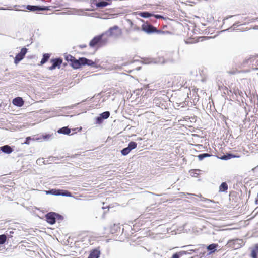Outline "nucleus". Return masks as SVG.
I'll return each mask as SVG.
<instances>
[{
  "instance_id": "1",
  "label": "nucleus",
  "mask_w": 258,
  "mask_h": 258,
  "mask_svg": "<svg viewBox=\"0 0 258 258\" xmlns=\"http://www.w3.org/2000/svg\"><path fill=\"white\" fill-rule=\"evenodd\" d=\"M66 59L67 61L71 62V66L74 69H78L82 65L88 64L91 66L94 63L91 60H89L84 57L76 59L71 55H68Z\"/></svg>"
},
{
  "instance_id": "2",
  "label": "nucleus",
  "mask_w": 258,
  "mask_h": 258,
  "mask_svg": "<svg viewBox=\"0 0 258 258\" xmlns=\"http://www.w3.org/2000/svg\"><path fill=\"white\" fill-rule=\"evenodd\" d=\"M108 39L104 37V35H100L94 37L90 42L89 45L91 47H101L106 44Z\"/></svg>"
},
{
  "instance_id": "3",
  "label": "nucleus",
  "mask_w": 258,
  "mask_h": 258,
  "mask_svg": "<svg viewBox=\"0 0 258 258\" xmlns=\"http://www.w3.org/2000/svg\"><path fill=\"white\" fill-rule=\"evenodd\" d=\"M110 36L117 37L122 34V30L118 26L115 25L109 29L107 32Z\"/></svg>"
},
{
  "instance_id": "4",
  "label": "nucleus",
  "mask_w": 258,
  "mask_h": 258,
  "mask_svg": "<svg viewBox=\"0 0 258 258\" xmlns=\"http://www.w3.org/2000/svg\"><path fill=\"white\" fill-rule=\"evenodd\" d=\"M185 83V80L183 77L180 76H175L172 79V85L177 87H181Z\"/></svg>"
},
{
  "instance_id": "5",
  "label": "nucleus",
  "mask_w": 258,
  "mask_h": 258,
  "mask_svg": "<svg viewBox=\"0 0 258 258\" xmlns=\"http://www.w3.org/2000/svg\"><path fill=\"white\" fill-rule=\"evenodd\" d=\"M242 243V240L236 239L229 240L227 244L229 247L234 249H237L241 247Z\"/></svg>"
},
{
  "instance_id": "6",
  "label": "nucleus",
  "mask_w": 258,
  "mask_h": 258,
  "mask_svg": "<svg viewBox=\"0 0 258 258\" xmlns=\"http://www.w3.org/2000/svg\"><path fill=\"white\" fill-rule=\"evenodd\" d=\"M112 0H92V4L95 5L97 8H104L112 3Z\"/></svg>"
},
{
  "instance_id": "7",
  "label": "nucleus",
  "mask_w": 258,
  "mask_h": 258,
  "mask_svg": "<svg viewBox=\"0 0 258 258\" xmlns=\"http://www.w3.org/2000/svg\"><path fill=\"white\" fill-rule=\"evenodd\" d=\"M47 194H52L56 196L62 195L67 197H70L71 194L67 190H62L59 189H52L51 190L46 191Z\"/></svg>"
},
{
  "instance_id": "8",
  "label": "nucleus",
  "mask_w": 258,
  "mask_h": 258,
  "mask_svg": "<svg viewBox=\"0 0 258 258\" xmlns=\"http://www.w3.org/2000/svg\"><path fill=\"white\" fill-rule=\"evenodd\" d=\"M27 51L28 49L25 47L21 49L20 52L17 54L14 58V63L16 64H18L24 58Z\"/></svg>"
},
{
  "instance_id": "9",
  "label": "nucleus",
  "mask_w": 258,
  "mask_h": 258,
  "mask_svg": "<svg viewBox=\"0 0 258 258\" xmlns=\"http://www.w3.org/2000/svg\"><path fill=\"white\" fill-rule=\"evenodd\" d=\"M51 62L52 63V65L48 68L49 70H53L55 69L56 68H60V66L62 63V59L61 58H57L51 59Z\"/></svg>"
},
{
  "instance_id": "10",
  "label": "nucleus",
  "mask_w": 258,
  "mask_h": 258,
  "mask_svg": "<svg viewBox=\"0 0 258 258\" xmlns=\"http://www.w3.org/2000/svg\"><path fill=\"white\" fill-rule=\"evenodd\" d=\"M142 30L147 33H151L155 32L162 33L161 31L157 30V28L149 24H143L142 26Z\"/></svg>"
},
{
  "instance_id": "11",
  "label": "nucleus",
  "mask_w": 258,
  "mask_h": 258,
  "mask_svg": "<svg viewBox=\"0 0 258 258\" xmlns=\"http://www.w3.org/2000/svg\"><path fill=\"white\" fill-rule=\"evenodd\" d=\"M55 216V213L54 212H50L47 214L45 216L47 222L50 224H54L56 222Z\"/></svg>"
},
{
  "instance_id": "12",
  "label": "nucleus",
  "mask_w": 258,
  "mask_h": 258,
  "mask_svg": "<svg viewBox=\"0 0 258 258\" xmlns=\"http://www.w3.org/2000/svg\"><path fill=\"white\" fill-rule=\"evenodd\" d=\"M12 103L15 106L22 107L24 104V101L21 97H17L13 100Z\"/></svg>"
},
{
  "instance_id": "13",
  "label": "nucleus",
  "mask_w": 258,
  "mask_h": 258,
  "mask_svg": "<svg viewBox=\"0 0 258 258\" xmlns=\"http://www.w3.org/2000/svg\"><path fill=\"white\" fill-rule=\"evenodd\" d=\"M100 254L99 248H96L90 251L88 258H98Z\"/></svg>"
},
{
  "instance_id": "14",
  "label": "nucleus",
  "mask_w": 258,
  "mask_h": 258,
  "mask_svg": "<svg viewBox=\"0 0 258 258\" xmlns=\"http://www.w3.org/2000/svg\"><path fill=\"white\" fill-rule=\"evenodd\" d=\"M248 70H238L237 69H232L228 71V73L230 75H235L237 73H245L248 72Z\"/></svg>"
},
{
  "instance_id": "15",
  "label": "nucleus",
  "mask_w": 258,
  "mask_h": 258,
  "mask_svg": "<svg viewBox=\"0 0 258 258\" xmlns=\"http://www.w3.org/2000/svg\"><path fill=\"white\" fill-rule=\"evenodd\" d=\"M1 150L5 153L10 154L13 152L12 148L9 145H5L1 148Z\"/></svg>"
},
{
  "instance_id": "16",
  "label": "nucleus",
  "mask_w": 258,
  "mask_h": 258,
  "mask_svg": "<svg viewBox=\"0 0 258 258\" xmlns=\"http://www.w3.org/2000/svg\"><path fill=\"white\" fill-rule=\"evenodd\" d=\"M228 190V185L226 182H222L219 187V192H226Z\"/></svg>"
},
{
  "instance_id": "17",
  "label": "nucleus",
  "mask_w": 258,
  "mask_h": 258,
  "mask_svg": "<svg viewBox=\"0 0 258 258\" xmlns=\"http://www.w3.org/2000/svg\"><path fill=\"white\" fill-rule=\"evenodd\" d=\"M27 9L31 11H40V10H45V8H42L38 6H30L28 5L27 7Z\"/></svg>"
},
{
  "instance_id": "18",
  "label": "nucleus",
  "mask_w": 258,
  "mask_h": 258,
  "mask_svg": "<svg viewBox=\"0 0 258 258\" xmlns=\"http://www.w3.org/2000/svg\"><path fill=\"white\" fill-rule=\"evenodd\" d=\"M258 254V244L256 245L252 250L250 257L252 258H257Z\"/></svg>"
},
{
  "instance_id": "19",
  "label": "nucleus",
  "mask_w": 258,
  "mask_h": 258,
  "mask_svg": "<svg viewBox=\"0 0 258 258\" xmlns=\"http://www.w3.org/2000/svg\"><path fill=\"white\" fill-rule=\"evenodd\" d=\"M58 133L59 134L69 135L71 133V130L68 127H63L58 130Z\"/></svg>"
},
{
  "instance_id": "20",
  "label": "nucleus",
  "mask_w": 258,
  "mask_h": 258,
  "mask_svg": "<svg viewBox=\"0 0 258 258\" xmlns=\"http://www.w3.org/2000/svg\"><path fill=\"white\" fill-rule=\"evenodd\" d=\"M50 57V54L49 53H45L43 55V58L40 61V65H43L45 63H46Z\"/></svg>"
},
{
  "instance_id": "21",
  "label": "nucleus",
  "mask_w": 258,
  "mask_h": 258,
  "mask_svg": "<svg viewBox=\"0 0 258 258\" xmlns=\"http://www.w3.org/2000/svg\"><path fill=\"white\" fill-rule=\"evenodd\" d=\"M217 244H211L207 246V249L208 250H211L212 251L210 253L214 252L215 251V249L218 247Z\"/></svg>"
},
{
  "instance_id": "22",
  "label": "nucleus",
  "mask_w": 258,
  "mask_h": 258,
  "mask_svg": "<svg viewBox=\"0 0 258 258\" xmlns=\"http://www.w3.org/2000/svg\"><path fill=\"white\" fill-rule=\"evenodd\" d=\"M139 15L143 18H148L149 17L152 16L153 14L149 13L148 12H140Z\"/></svg>"
},
{
  "instance_id": "23",
  "label": "nucleus",
  "mask_w": 258,
  "mask_h": 258,
  "mask_svg": "<svg viewBox=\"0 0 258 258\" xmlns=\"http://www.w3.org/2000/svg\"><path fill=\"white\" fill-rule=\"evenodd\" d=\"M235 157V156H234L232 154H227V155H224L221 156V157H220V158L222 160H228V159H230Z\"/></svg>"
},
{
  "instance_id": "24",
  "label": "nucleus",
  "mask_w": 258,
  "mask_h": 258,
  "mask_svg": "<svg viewBox=\"0 0 258 258\" xmlns=\"http://www.w3.org/2000/svg\"><path fill=\"white\" fill-rule=\"evenodd\" d=\"M137 146V143H136L135 142H133V141H132V142H130L128 144V148L131 150H133V149H135Z\"/></svg>"
},
{
  "instance_id": "25",
  "label": "nucleus",
  "mask_w": 258,
  "mask_h": 258,
  "mask_svg": "<svg viewBox=\"0 0 258 258\" xmlns=\"http://www.w3.org/2000/svg\"><path fill=\"white\" fill-rule=\"evenodd\" d=\"M211 155L208 153H204L200 154L198 157L200 160H203L204 158L210 157Z\"/></svg>"
},
{
  "instance_id": "26",
  "label": "nucleus",
  "mask_w": 258,
  "mask_h": 258,
  "mask_svg": "<svg viewBox=\"0 0 258 258\" xmlns=\"http://www.w3.org/2000/svg\"><path fill=\"white\" fill-rule=\"evenodd\" d=\"M131 150L128 147H126L123 149L121 151V153L122 154V155L125 156L127 155L131 152Z\"/></svg>"
},
{
  "instance_id": "27",
  "label": "nucleus",
  "mask_w": 258,
  "mask_h": 258,
  "mask_svg": "<svg viewBox=\"0 0 258 258\" xmlns=\"http://www.w3.org/2000/svg\"><path fill=\"white\" fill-rule=\"evenodd\" d=\"M110 116V112L109 111H105L100 114V116L103 119H107Z\"/></svg>"
},
{
  "instance_id": "28",
  "label": "nucleus",
  "mask_w": 258,
  "mask_h": 258,
  "mask_svg": "<svg viewBox=\"0 0 258 258\" xmlns=\"http://www.w3.org/2000/svg\"><path fill=\"white\" fill-rule=\"evenodd\" d=\"M7 239V237L5 234L0 235V244H3L5 243Z\"/></svg>"
},
{
  "instance_id": "29",
  "label": "nucleus",
  "mask_w": 258,
  "mask_h": 258,
  "mask_svg": "<svg viewBox=\"0 0 258 258\" xmlns=\"http://www.w3.org/2000/svg\"><path fill=\"white\" fill-rule=\"evenodd\" d=\"M55 219L56 220H57L61 221L63 220V217L61 215L55 213Z\"/></svg>"
},
{
  "instance_id": "30",
  "label": "nucleus",
  "mask_w": 258,
  "mask_h": 258,
  "mask_svg": "<svg viewBox=\"0 0 258 258\" xmlns=\"http://www.w3.org/2000/svg\"><path fill=\"white\" fill-rule=\"evenodd\" d=\"M103 119L100 116L96 118L97 123H98V124L101 123L102 122V121H103Z\"/></svg>"
},
{
  "instance_id": "31",
  "label": "nucleus",
  "mask_w": 258,
  "mask_h": 258,
  "mask_svg": "<svg viewBox=\"0 0 258 258\" xmlns=\"http://www.w3.org/2000/svg\"><path fill=\"white\" fill-rule=\"evenodd\" d=\"M31 140L30 137H27L25 140V142H24V144H30V141Z\"/></svg>"
},
{
  "instance_id": "32",
  "label": "nucleus",
  "mask_w": 258,
  "mask_h": 258,
  "mask_svg": "<svg viewBox=\"0 0 258 258\" xmlns=\"http://www.w3.org/2000/svg\"><path fill=\"white\" fill-rule=\"evenodd\" d=\"M51 137V135L47 134V135H43V136L42 138H43V139H49Z\"/></svg>"
},
{
  "instance_id": "33",
  "label": "nucleus",
  "mask_w": 258,
  "mask_h": 258,
  "mask_svg": "<svg viewBox=\"0 0 258 258\" xmlns=\"http://www.w3.org/2000/svg\"><path fill=\"white\" fill-rule=\"evenodd\" d=\"M152 16L155 17L157 19H163V17L162 16L160 15H154V14H153Z\"/></svg>"
},
{
  "instance_id": "34",
  "label": "nucleus",
  "mask_w": 258,
  "mask_h": 258,
  "mask_svg": "<svg viewBox=\"0 0 258 258\" xmlns=\"http://www.w3.org/2000/svg\"><path fill=\"white\" fill-rule=\"evenodd\" d=\"M172 258H179V256L177 253H176L172 255Z\"/></svg>"
},
{
  "instance_id": "35",
  "label": "nucleus",
  "mask_w": 258,
  "mask_h": 258,
  "mask_svg": "<svg viewBox=\"0 0 258 258\" xmlns=\"http://www.w3.org/2000/svg\"><path fill=\"white\" fill-rule=\"evenodd\" d=\"M256 62L257 63V65L255 66V67L253 68V69L257 70L258 69V58H255Z\"/></svg>"
},
{
  "instance_id": "36",
  "label": "nucleus",
  "mask_w": 258,
  "mask_h": 258,
  "mask_svg": "<svg viewBox=\"0 0 258 258\" xmlns=\"http://www.w3.org/2000/svg\"><path fill=\"white\" fill-rule=\"evenodd\" d=\"M255 203L256 204H258V193H257V197L255 199Z\"/></svg>"
},
{
  "instance_id": "37",
  "label": "nucleus",
  "mask_w": 258,
  "mask_h": 258,
  "mask_svg": "<svg viewBox=\"0 0 258 258\" xmlns=\"http://www.w3.org/2000/svg\"><path fill=\"white\" fill-rule=\"evenodd\" d=\"M86 47V46H85V45H81V46H80V47H81V48H84V47Z\"/></svg>"
}]
</instances>
